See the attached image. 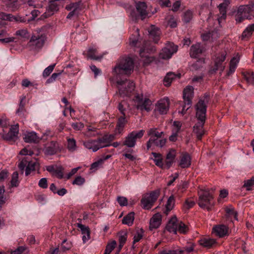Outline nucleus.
<instances>
[{"mask_svg":"<svg viewBox=\"0 0 254 254\" xmlns=\"http://www.w3.org/2000/svg\"><path fill=\"white\" fill-rule=\"evenodd\" d=\"M209 102V96L205 95L200 98L195 105L196 117L198 122L193 127V132L198 139H201L204 133L203 125L205 122L207 105Z\"/></svg>","mask_w":254,"mask_h":254,"instance_id":"f257e3e1","label":"nucleus"},{"mask_svg":"<svg viewBox=\"0 0 254 254\" xmlns=\"http://www.w3.org/2000/svg\"><path fill=\"white\" fill-rule=\"evenodd\" d=\"M213 189H209L208 188L204 189H200L198 191L199 199L198 205L202 208L210 209L214 204V197L212 192Z\"/></svg>","mask_w":254,"mask_h":254,"instance_id":"f03ea898","label":"nucleus"},{"mask_svg":"<svg viewBox=\"0 0 254 254\" xmlns=\"http://www.w3.org/2000/svg\"><path fill=\"white\" fill-rule=\"evenodd\" d=\"M40 13V11L39 10H33L31 12V17L28 18L27 17V14L26 15V16L23 17L18 15H13L11 14H6L0 12V19L8 20L11 22L29 23L34 20Z\"/></svg>","mask_w":254,"mask_h":254,"instance_id":"7ed1b4c3","label":"nucleus"},{"mask_svg":"<svg viewBox=\"0 0 254 254\" xmlns=\"http://www.w3.org/2000/svg\"><path fill=\"white\" fill-rule=\"evenodd\" d=\"M133 68V61L131 58L128 57L123 59L113 69L115 74H130Z\"/></svg>","mask_w":254,"mask_h":254,"instance_id":"20e7f679","label":"nucleus"},{"mask_svg":"<svg viewBox=\"0 0 254 254\" xmlns=\"http://www.w3.org/2000/svg\"><path fill=\"white\" fill-rule=\"evenodd\" d=\"M254 17V4L241 5L235 15L237 22L240 23L245 19H251Z\"/></svg>","mask_w":254,"mask_h":254,"instance_id":"39448f33","label":"nucleus"},{"mask_svg":"<svg viewBox=\"0 0 254 254\" xmlns=\"http://www.w3.org/2000/svg\"><path fill=\"white\" fill-rule=\"evenodd\" d=\"M117 86L119 89V93L121 97L125 98L129 97L134 89V83L133 82L127 79L120 80L117 81Z\"/></svg>","mask_w":254,"mask_h":254,"instance_id":"423d86ee","label":"nucleus"},{"mask_svg":"<svg viewBox=\"0 0 254 254\" xmlns=\"http://www.w3.org/2000/svg\"><path fill=\"white\" fill-rule=\"evenodd\" d=\"M133 106L141 111L145 110L147 112L151 110L152 105L151 100L147 98H143L142 94H137L132 99Z\"/></svg>","mask_w":254,"mask_h":254,"instance_id":"0eeeda50","label":"nucleus"},{"mask_svg":"<svg viewBox=\"0 0 254 254\" xmlns=\"http://www.w3.org/2000/svg\"><path fill=\"white\" fill-rule=\"evenodd\" d=\"M46 35L44 33H37L31 37L28 46L31 49L38 50L43 47L46 40Z\"/></svg>","mask_w":254,"mask_h":254,"instance_id":"6e6552de","label":"nucleus"},{"mask_svg":"<svg viewBox=\"0 0 254 254\" xmlns=\"http://www.w3.org/2000/svg\"><path fill=\"white\" fill-rule=\"evenodd\" d=\"M145 131L143 129L139 131H133L129 133L125 138L123 142V145L129 148H132L136 144V140L141 138Z\"/></svg>","mask_w":254,"mask_h":254,"instance_id":"1a4fd4ad","label":"nucleus"},{"mask_svg":"<svg viewBox=\"0 0 254 254\" xmlns=\"http://www.w3.org/2000/svg\"><path fill=\"white\" fill-rule=\"evenodd\" d=\"M159 195V191H154L145 194L141 199L142 207L145 209H150Z\"/></svg>","mask_w":254,"mask_h":254,"instance_id":"9d476101","label":"nucleus"},{"mask_svg":"<svg viewBox=\"0 0 254 254\" xmlns=\"http://www.w3.org/2000/svg\"><path fill=\"white\" fill-rule=\"evenodd\" d=\"M38 166V163L36 160L28 161L26 158L23 159L19 163L18 167L23 172L25 168V175H29L32 171L35 170Z\"/></svg>","mask_w":254,"mask_h":254,"instance_id":"9b49d317","label":"nucleus"},{"mask_svg":"<svg viewBox=\"0 0 254 254\" xmlns=\"http://www.w3.org/2000/svg\"><path fill=\"white\" fill-rule=\"evenodd\" d=\"M178 51L177 46L172 43H168L159 54V58L163 60L170 59Z\"/></svg>","mask_w":254,"mask_h":254,"instance_id":"f8f14e48","label":"nucleus"},{"mask_svg":"<svg viewBox=\"0 0 254 254\" xmlns=\"http://www.w3.org/2000/svg\"><path fill=\"white\" fill-rule=\"evenodd\" d=\"M83 145L87 149L95 152L99 149L104 148L100 138L96 139H89L83 142Z\"/></svg>","mask_w":254,"mask_h":254,"instance_id":"ddd939ff","label":"nucleus"},{"mask_svg":"<svg viewBox=\"0 0 254 254\" xmlns=\"http://www.w3.org/2000/svg\"><path fill=\"white\" fill-rule=\"evenodd\" d=\"M169 108V101L167 98H164L158 101L156 104L155 112L161 115L167 114Z\"/></svg>","mask_w":254,"mask_h":254,"instance_id":"4468645a","label":"nucleus"},{"mask_svg":"<svg viewBox=\"0 0 254 254\" xmlns=\"http://www.w3.org/2000/svg\"><path fill=\"white\" fill-rule=\"evenodd\" d=\"M226 56V52L225 51L216 55L214 61L215 67L213 69V72H215L218 70H220L221 72L224 70L225 66L222 65V63L225 60Z\"/></svg>","mask_w":254,"mask_h":254,"instance_id":"2eb2a0df","label":"nucleus"},{"mask_svg":"<svg viewBox=\"0 0 254 254\" xmlns=\"http://www.w3.org/2000/svg\"><path fill=\"white\" fill-rule=\"evenodd\" d=\"M19 127L18 124L12 126L8 132L3 134L4 139L8 141H15L18 137Z\"/></svg>","mask_w":254,"mask_h":254,"instance_id":"dca6fc26","label":"nucleus"},{"mask_svg":"<svg viewBox=\"0 0 254 254\" xmlns=\"http://www.w3.org/2000/svg\"><path fill=\"white\" fill-rule=\"evenodd\" d=\"M59 0H54L51 1L49 3L46 11L43 13L42 16L43 18H47L53 15L55 12L57 11L59 9V5L58 1Z\"/></svg>","mask_w":254,"mask_h":254,"instance_id":"f3484780","label":"nucleus"},{"mask_svg":"<svg viewBox=\"0 0 254 254\" xmlns=\"http://www.w3.org/2000/svg\"><path fill=\"white\" fill-rule=\"evenodd\" d=\"M135 7L142 19H144L149 14V9L144 2H136Z\"/></svg>","mask_w":254,"mask_h":254,"instance_id":"a211bd4d","label":"nucleus"},{"mask_svg":"<svg viewBox=\"0 0 254 254\" xmlns=\"http://www.w3.org/2000/svg\"><path fill=\"white\" fill-rule=\"evenodd\" d=\"M219 36L218 30L214 29L213 30H209L201 35V38L203 41H209L210 42H214Z\"/></svg>","mask_w":254,"mask_h":254,"instance_id":"6ab92c4d","label":"nucleus"},{"mask_svg":"<svg viewBox=\"0 0 254 254\" xmlns=\"http://www.w3.org/2000/svg\"><path fill=\"white\" fill-rule=\"evenodd\" d=\"M204 51V48L200 43H196L191 46L190 54L192 58H198Z\"/></svg>","mask_w":254,"mask_h":254,"instance_id":"aec40b11","label":"nucleus"},{"mask_svg":"<svg viewBox=\"0 0 254 254\" xmlns=\"http://www.w3.org/2000/svg\"><path fill=\"white\" fill-rule=\"evenodd\" d=\"M229 3V0H223V2L219 4L218 8L221 16L217 18V20L219 24L226 17V9Z\"/></svg>","mask_w":254,"mask_h":254,"instance_id":"412c9836","label":"nucleus"},{"mask_svg":"<svg viewBox=\"0 0 254 254\" xmlns=\"http://www.w3.org/2000/svg\"><path fill=\"white\" fill-rule=\"evenodd\" d=\"M65 8L70 12L67 15V18H70L74 15H77L80 10V3L73 2L67 5Z\"/></svg>","mask_w":254,"mask_h":254,"instance_id":"4be33fe9","label":"nucleus"},{"mask_svg":"<svg viewBox=\"0 0 254 254\" xmlns=\"http://www.w3.org/2000/svg\"><path fill=\"white\" fill-rule=\"evenodd\" d=\"M162 218V215L160 213L155 214L150 220L149 229L152 230L158 228L161 224Z\"/></svg>","mask_w":254,"mask_h":254,"instance_id":"5701e85b","label":"nucleus"},{"mask_svg":"<svg viewBox=\"0 0 254 254\" xmlns=\"http://www.w3.org/2000/svg\"><path fill=\"white\" fill-rule=\"evenodd\" d=\"M179 223V222L178 221L177 217L174 216L168 222L166 229L170 233L176 234Z\"/></svg>","mask_w":254,"mask_h":254,"instance_id":"b1692460","label":"nucleus"},{"mask_svg":"<svg viewBox=\"0 0 254 254\" xmlns=\"http://www.w3.org/2000/svg\"><path fill=\"white\" fill-rule=\"evenodd\" d=\"M131 109L132 108L125 100L121 101L118 105V109L122 116L129 117Z\"/></svg>","mask_w":254,"mask_h":254,"instance_id":"393cba45","label":"nucleus"},{"mask_svg":"<svg viewBox=\"0 0 254 254\" xmlns=\"http://www.w3.org/2000/svg\"><path fill=\"white\" fill-rule=\"evenodd\" d=\"M228 227L224 225H219L213 228L212 232L219 237H223L228 234Z\"/></svg>","mask_w":254,"mask_h":254,"instance_id":"a878e982","label":"nucleus"},{"mask_svg":"<svg viewBox=\"0 0 254 254\" xmlns=\"http://www.w3.org/2000/svg\"><path fill=\"white\" fill-rule=\"evenodd\" d=\"M148 32L150 37L153 39L154 42L157 43L160 39V29L155 25H151L149 28Z\"/></svg>","mask_w":254,"mask_h":254,"instance_id":"bb28decb","label":"nucleus"},{"mask_svg":"<svg viewBox=\"0 0 254 254\" xmlns=\"http://www.w3.org/2000/svg\"><path fill=\"white\" fill-rule=\"evenodd\" d=\"M155 50L154 47L150 46V42H146L144 46L140 50L139 54L141 57L148 59V54Z\"/></svg>","mask_w":254,"mask_h":254,"instance_id":"cd10ccee","label":"nucleus"},{"mask_svg":"<svg viewBox=\"0 0 254 254\" xmlns=\"http://www.w3.org/2000/svg\"><path fill=\"white\" fill-rule=\"evenodd\" d=\"M239 61L240 56L238 54L230 61L229 70L227 73V76H230L235 72Z\"/></svg>","mask_w":254,"mask_h":254,"instance_id":"c85d7f7f","label":"nucleus"},{"mask_svg":"<svg viewBox=\"0 0 254 254\" xmlns=\"http://www.w3.org/2000/svg\"><path fill=\"white\" fill-rule=\"evenodd\" d=\"M77 227L80 229L82 236V241L84 243H85L90 239V231L88 227L86 226L81 223L77 224Z\"/></svg>","mask_w":254,"mask_h":254,"instance_id":"c756f323","label":"nucleus"},{"mask_svg":"<svg viewBox=\"0 0 254 254\" xmlns=\"http://www.w3.org/2000/svg\"><path fill=\"white\" fill-rule=\"evenodd\" d=\"M166 140L165 139L150 138L147 143V148L149 149L152 145H155L156 146L162 147L166 144Z\"/></svg>","mask_w":254,"mask_h":254,"instance_id":"7c9ffc66","label":"nucleus"},{"mask_svg":"<svg viewBox=\"0 0 254 254\" xmlns=\"http://www.w3.org/2000/svg\"><path fill=\"white\" fill-rule=\"evenodd\" d=\"M105 54V53L102 54H98L97 49L94 47L90 48L87 52L88 58L95 60H101Z\"/></svg>","mask_w":254,"mask_h":254,"instance_id":"2f4dec72","label":"nucleus"},{"mask_svg":"<svg viewBox=\"0 0 254 254\" xmlns=\"http://www.w3.org/2000/svg\"><path fill=\"white\" fill-rule=\"evenodd\" d=\"M175 204V198L173 195H171L167 201V202L163 209V212L168 215V213L174 208Z\"/></svg>","mask_w":254,"mask_h":254,"instance_id":"473e14b6","label":"nucleus"},{"mask_svg":"<svg viewBox=\"0 0 254 254\" xmlns=\"http://www.w3.org/2000/svg\"><path fill=\"white\" fill-rule=\"evenodd\" d=\"M126 116H121L118 119L117 125L115 129V134H121L127 122Z\"/></svg>","mask_w":254,"mask_h":254,"instance_id":"72a5a7b5","label":"nucleus"},{"mask_svg":"<svg viewBox=\"0 0 254 254\" xmlns=\"http://www.w3.org/2000/svg\"><path fill=\"white\" fill-rule=\"evenodd\" d=\"M193 97V88L192 86H188L184 90L183 99L184 101H189L192 102L191 100Z\"/></svg>","mask_w":254,"mask_h":254,"instance_id":"f704fd0d","label":"nucleus"},{"mask_svg":"<svg viewBox=\"0 0 254 254\" xmlns=\"http://www.w3.org/2000/svg\"><path fill=\"white\" fill-rule=\"evenodd\" d=\"M254 31V23L249 24L243 32L241 38L243 40L249 39L252 35Z\"/></svg>","mask_w":254,"mask_h":254,"instance_id":"c9c22d12","label":"nucleus"},{"mask_svg":"<svg viewBox=\"0 0 254 254\" xmlns=\"http://www.w3.org/2000/svg\"><path fill=\"white\" fill-rule=\"evenodd\" d=\"M191 164V158L190 156L185 153L182 155L180 159L179 165L183 168L189 167Z\"/></svg>","mask_w":254,"mask_h":254,"instance_id":"e433bc0d","label":"nucleus"},{"mask_svg":"<svg viewBox=\"0 0 254 254\" xmlns=\"http://www.w3.org/2000/svg\"><path fill=\"white\" fill-rule=\"evenodd\" d=\"M23 138L26 142H36L39 141V137L34 131L27 132Z\"/></svg>","mask_w":254,"mask_h":254,"instance_id":"4c0bfd02","label":"nucleus"},{"mask_svg":"<svg viewBox=\"0 0 254 254\" xmlns=\"http://www.w3.org/2000/svg\"><path fill=\"white\" fill-rule=\"evenodd\" d=\"M24 4H27L32 8H41L44 5V2L39 0H22Z\"/></svg>","mask_w":254,"mask_h":254,"instance_id":"58836bf2","label":"nucleus"},{"mask_svg":"<svg viewBox=\"0 0 254 254\" xmlns=\"http://www.w3.org/2000/svg\"><path fill=\"white\" fill-rule=\"evenodd\" d=\"M100 138L104 147H106L111 146L112 141L115 138V134H105Z\"/></svg>","mask_w":254,"mask_h":254,"instance_id":"ea45409f","label":"nucleus"},{"mask_svg":"<svg viewBox=\"0 0 254 254\" xmlns=\"http://www.w3.org/2000/svg\"><path fill=\"white\" fill-rule=\"evenodd\" d=\"M181 74H175L173 72H170L167 74L164 79V84L165 86H168L171 83L172 80L176 78H180Z\"/></svg>","mask_w":254,"mask_h":254,"instance_id":"a19ab883","label":"nucleus"},{"mask_svg":"<svg viewBox=\"0 0 254 254\" xmlns=\"http://www.w3.org/2000/svg\"><path fill=\"white\" fill-rule=\"evenodd\" d=\"M134 220V213L133 212L128 213L122 219V223L128 226H131Z\"/></svg>","mask_w":254,"mask_h":254,"instance_id":"79ce46f5","label":"nucleus"},{"mask_svg":"<svg viewBox=\"0 0 254 254\" xmlns=\"http://www.w3.org/2000/svg\"><path fill=\"white\" fill-rule=\"evenodd\" d=\"M152 155L153 158L152 159L154 161L155 165L160 168H163L164 163L163 162L162 157L161 154L155 152H152Z\"/></svg>","mask_w":254,"mask_h":254,"instance_id":"37998d69","label":"nucleus"},{"mask_svg":"<svg viewBox=\"0 0 254 254\" xmlns=\"http://www.w3.org/2000/svg\"><path fill=\"white\" fill-rule=\"evenodd\" d=\"M199 244L203 247L209 248L216 244V241L213 239L203 238L199 240Z\"/></svg>","mask_w":254,"mask_h":254,"instance_id":"c03bdc74","label":"nucleus"},{"mask_svg":"<svg viewBox=\"0 0 254 254\" xmlns=\"http://www.w3.org/2000/svg\"><path fill=\"white\" fill-rule=\"evenodd\" d=\"M56 144L55 142H51V144L45 148V153L49 155L55 154L57 151Z\"/></svg>","mask_w":254,"mask_h":254,"instance_id":"a18cd8bd","label":"nucleus"},{"mask_svg":"<svg viewBox=\"0 0 254 254\" xmlns=\"http://www.w3.org/2000/svg\"><path fill=\"white\" fill-rule=\"evenodd\" d=\"M184 252V250L180 249H169L165 248L160 251L159 254H183Z\"/></svg>","mask_w":254,"mask_h":254,"instance_id":"49530a36","label":"nucleus"},{"mask_svg":"<svg viewBox=\"0 0 254 254\" xmlns=\"http://www.w3.org/2000/svg\"><path fill=\"white\" fill-rule=\"evenodd\" d=\"M67 148L70 152H74L77 149L76 142L74 138L67 139Z\"/></svg>","mask_w":254,"mask_h":254,"instance_id":"de8ad7c7","label":"nucleus"},{"mask_svg":"<svg viewBox=\"0 0 254 254\" xmlns=\"http://www.w3.org/2000/svg\"><path fill=\"white\" fill-rule=\"evenodd\" d=\"M163 132H158L156 128H150L148 131V135L150 136V138L153 139L160 138L161 137Z\"/></svg>","mask_w":254,"mask_h":254,"instance_id":"09e8293b","label":"nucleus"},{"mask_svg":"<svg viewBox=\"0 0 254 254\" xmlns=\"http://www.w3.org/2000/svg\"><path fill=\"white\" fill-rule=\"evenodd\" d=\"M135 35H132L129 38V44L131 46L135 47L137 44L138 41L137 37L139 36V29L137 28H135Z\"/></svg>","mask_w":254,"mask_h":254,"instance_id":"8fccbe9b","label":"nucleus"},{"mask_svg":"<svg viewBox=\"0 0 254 254\" xmlns=\"http://www.w3.org/2000/svg\"><path fill=\"white\" fill-rule=\"evenodd\" d=\"M184 104L181 106V110H179L178 112L179 114L184 115L186 112L190 108L192 102H190L189 101H184Z\"/></svg>","mask_w":254,"mask_h":254,"instance_id":"3c124183","label":"nucleus"},{"mask_svg":"<svg viewBox=\"0 0 254 254\" xmlns=\"http://www.w3.org/2000/svg\"><path fill=\"white\" fill-rule=\"evenodd\" d=\"M244 76L248 83L254 84V74L252 71H247L244 73Z\"/></svg>","mask_w":254,"mask_h":254,"instance_id":"603ef678","label":"nucleus"},{"mask_svg":"<svg viewBox=\"0 0 254 254\" xmlns=\"http://www.w3.org/2000/svg\"><path fill=\"white\" fill-rule=\"evenodd\" d=\"M143 234L144 231L142 228L136 230L133 237V243L139 242L142 238Z\"/></svg>","mask_w":254,"mask_h":254,"instance_id":"864d4df0","label":"nucleus"},{"mask_svg":"<svg viewBox=\"0 0 254 254\" xmlns=\"http://www.w3.org/2000/svg\"><path fill=\"white\" fill-rule=\"evenodd\" d=\"M204 61L203 59L197 60L190 65V69L192 70L198 69L199 68L202 66V65L204 64Z\"/></svg>","mask_w":254,"mask_h":254,"instance_id":"5fc2aeb1","label":"nucleus"},{"mask_svg":"<svg viewBox=\"0 0 254 254\" xmlns=\"http://www.w3.org/2000/svg\"><path fill=\"white\" fill-rule=\"evenodd\" d=\"M87 131L85 135L87 136H95L98 134L97 127L89 126L87 127Z\"/></svg>","mask_w":254,"mask_h":254,"instance_id":"6e6d98bb","label":"nucleus"},{"mask_svg":"<svg viewBox=\"0 0 254 254\" xmlns=\"http://www.w3.org/2000/svg\"><path fill=\"white\" fill-rule=\"evenodd\" d=\"M10 184L11 187H16L19 185V181L18 180V174L17 172H14L13 173Z\"/></svg>","mask_w":254,"mask_h":254,"instance_id":"4d7b16f0","label":"nucleus"},{"mask_svg":"<svg viewBox=\"0 0 254 254\" xmlns=\"http://www.w3.org/2000/svg\"><path fill=\"white\" fill-rule=\"evenodd\" d=\"M243 187L246 188L247 190H251L254 187V177L244 182Z\"/></svg>","mask_w":254,"mask_h":254,"instance_id":"13d9d810","label":"nucleus"},{"mask_svg":"<svg viewBox=\"0 0 254 254\" xmlns=\"http://www.w3.org/2000/svg\"><path fill=\"white\" fill-rule=\"evenodd\" d=\"M127 239V233L125 232H121L119 235V247L122 248L124 245L125 244Z\"/></svg>","mask_w":254,"mask_h":254,"instance_id":"bf43d9fd","label":"nucleus"},{"mask_svg":"<svg viewBox=\"0 0 254 254\" xmlns=\"http://www.w3.org/2000/svg\"><path fill=\"white\" fill-rule=\"evenodd\" d=\"M195 204V202L191 198L187 199L183 205V209L185 210H188L192 207Z\"/></svg>","mask_w":254,"mask_h":254,"instance_id":"052dcab7","label":"nucleus"},{"mask_svg":"<svg viewBox=\"0 0 254 254\" xmlns=\"http://www.w3.org/2000/svg\"><path fill=\"white\" fill-rule=\"evenodd\" d=\"M25 97H23L20 101V102L19 105V108L16 111V114L18 116H21L23 115V112L24 111V103H23V101L25 100Z\"/></svg>","mask_w":254,"mask_h":254,"instance_id":"680f3d73","label":"nucleus"},{"mask_svg":"<svg viewBox=\"0 0 254 254\" xmlns=\"http://www.w3.org/2000/svg\"><path fill=\"white\" fill-rule=\"evenodd\" d=\"M192 18V12L188 10L186 11L183 15V20L186 23L190 22Z\"/></svg>","mask_w":254,"mask_h":254,"instance_id":"e2e57ef3","label":"nucleus"},{"mask_svg":"<svg viewBox=\"0 0 254 254\" xmlns=\"http://www.w3.org/2000/svg\"><path fill=\"white\" fill-rule=\"evenodd\" d=\"M103 161L104 160L100 159L98 161L93 163L91 165L90 170H92L93 171L97 170L102 166Z\"/></svg>","mask_w":254,"mask_h":254,"instance_id":"0e129e2a","label":"nucleus"},{"mask_svg":"<svg viewBox=\"0 0 254 254\" xmlns=\"http://www.w3.org/2000/svg\"><path fill=\"white\" fill-rule=\"evenodd\" d=\"M55 65H56V64H51L49 66L46 67L44 69V70L43 72V76L45 77L48 76L51 73V72L53 71Z\"/></svg>","mask_w":254,"mask_h":254,"instance_id":"69168bd1","label":"nucleus"},{"mask_svg":"<svg viewBox=\"0 0 254 254\" xmlns=\"http://www.w3.org/2000/svg\"><path fill=\"white\" fill-rule=\"evenodd\" d=\"M188 231V228L182 222H180L178 226L177 231L182 234H186Z\"/></svg>","mask_w":254,"mask_h":254,"instance_id":"338daca9","label":"nucleus"},{"mask_svg":"<svg viewBox=\"0 0 254 254\" xmlns=\"http://www.w3.org/2000/svg\"><path fill=\"white\" fill-rule=\"evenodd\" d=\"M116 245V242L115 241H113L111 243L109 244L106 246L104 254H110L115 248Z\"/></svg>","mask_w":254,"mask_h":254,"instance_id":"774afa93","label":"nucleus"}]
</instances>
